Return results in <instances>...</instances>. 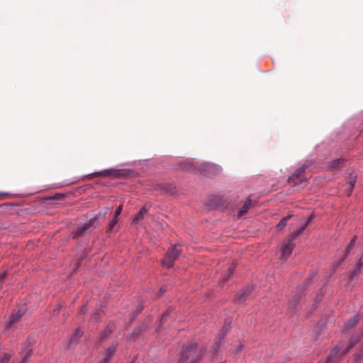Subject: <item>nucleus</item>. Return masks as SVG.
<instances>
[{
  "instance_id": "1",
  "label": "nucleus",
  "mask_w": 363,
  "mask_h": 363,
  "mask_svg": "<svg viewBox=\"0 0 363 363\" xmlns=\"http://www.w3.org/2000/svg\"><path fill=\"white\" fill-rule=\"evenodd\" d=\"M202 356L203 351L197 349L196 343H191L182 352L179 363H196Z\"/></svg>"
},
{
  "instance_id": "2",
  "label": "nucleus",
  "mask_w": 363,
  "mask_h": 363,
  "mask_svg": "<svg viewBox=\"0 0 363 363\" xmlns=\"http://www.w3.org/2000/svg\"><path fill=\"white\" fill-rule=\"evenodd\" d=\"M299 235L296 232H293L289 234L286 239L282 242L281 245V255L280 259L286 260L291 255L292 251L295 247L294 240Z\"/></svg>"
},
{
  "instance_id": "3",
  "label": "nucleus",
  "mask_w": 363,
  "mask_h": 363,
  "mask_svg": "<svg viewBox=\"0 0 363 363\" xmlns=\"http://www.w3.org/2000/svg\"><path fill=\"white\" fill-rule=\"evenodd\" d=\"M180 254L181 251L177 248V246L172 245L167 252L164 258L162 260V265L167 268L172 267Z\"/></svg>"
},
{
  "instance_id": "4",
  "label": "nucleus",
  "mask_w": 363,
  "mask_h": 363,
  "mask_svg": "<svg viewBox=\"0 0 363 363\" xmlns=\"http://www.w3.org/2000/svg\"><path fill=\"white\" fill-rule=\"evenodd\" d=\"M99 225L98 218L94 217L91 218L87 223L77 227V230L73 234V238H76L83 235L90 228H96Z\"/></svg>"
},
{
  "instance_id": "5",
  "label": "nucleus",
  "mask_w": 363,
  "mask_h": 363,
  "mask_svg": "<svg viewBox=\"0 0 363 363\" xmlns=\"http://www.w3.org/2000/svg\"><path fill=\"white\" fill-rule=\"evenodd\" d=\"M121 171L114 169H105L101 172H95L90 174L91 177H119L121 176Z\"/></svg>"
},
{
  "instance_id": "6",
  "label": "nucleus",
  "mask_w": 363,
  "mask_h": 363,
  "mask_svg": "<svg viewBox=\"0 0 363 363\" xmlns=\"http://www.w3.org/2000/svg\"><path fill=\"white\" fill-rule=\"evenodd\" d=\"M252 291L253 287L252 286L245 287L241 291L238 293L235 301L238 303L245 302Z\"/></svg>"
},
{
  "instance_id": "7",
  "label": "nucleus",
  "mask_w": 363,
  "mask_h": 363,
  "mask_svg": "<svg viewBox=\"0 0 363 363\" xmlns=\"http://www.w3.org/2000/svg\"><path fill=\"white\" fill-rule=\"evenodd\" d=\"M256 203V201H252L250 199H246L242 207L240 209L238 213V217L240 218L245 215L250 208L255 206Z\"/></svg>"
},
{
  "instance_id": "8",
  "label": "nucleus",
  "mask_w": 363,
  "mask_h": 363,
  "mask_svg": "<svg viewBox=\"0 0 363 363\" xmlns=\"http://www.w3.org/2000/svg\"><path fill=\"white\" fill-rule=\"evenodd\" d=\"M24 315V312L23 311H18L15 313H13L11 315L10 320L6 325V329H11L14 327V325L18 323L21 317Z\"/></svg>"
},
{
  "instance_id": "9",
  "label": "nucleus",
  "mask_w": 363,
  "mask_h": 363,
  "mask_svg": "<svg viewBox=\"0 0 363 363\" xmlns=\"http://www.w3.org/2000/svg\"><path fill=\"white\" fill-rule=\"evenodd\" d=\"M116 345L109 347L106 352L105 357L99 362V363H108L116 351Z\"/></svg>"
},
{
  "instance_id": "10",
  "label": "nucleus",
  "mask_w": 363,
  "mask_h": 363,
  "mask_svg": "<svg viewBox=\"0 0 363 363\" xmlns=\"http://www.w3.org/2000/svg\"><path fill=\"white\" fill-rule=\"evenodd\" d=\"M362 266H363V255L359 257L358 262L354 265L353 270L351 272L350 279H352L357 274H359Z\"/></svg>"
},
{
  "instance_id": "11",
  "label": "nucleus",
  "mask_w": 363,
  "mask_h": 363,
  "mask_svg": "<svg viewBox=\"0 0 363 363\" xmlns=\"http://www.w3.org/2000/svg\"><path fill=\"white\" fill-rule=\"evenodd\" d=\"M308 167L307 165L306 164H303L301 167H300L299 169H296L294 173L289 178V182H292L294 179H298L300 177H301L303 175V174L304 173V172L306 171V168Z\"/></svg>"
},
{
  "instance_id": "12",
  "label": "nucleus",
  "mask_w": 363,
  "mask_h": 363,
  "mask_svg": "<svg viewBox=\"0 0 363 363\" xmlns=\"http://www.w3.org/2000/svg\"><path fill=\"white\" fill-rule=\"evenodd\" d=\"M356 238H357V236H354L352 238L349 245L347 247V248L345 250V253L344 256L339 260V262L337 264V266L340 265L344 261V259L346 258V257L349 254L351 249L354 246Z\"/></svg>"
},
{
  "instance_id": "13",
  "label": "nucleus",
  "mask_w": 363,
  "mask_h": 363,
  "mask_svg": "<svg viewBox=\"0 0 363 363\" xmlns=\"http://www.w3.org/2000/svg\"><path fill=\"white\" fill-rule=\"evenodd\" d=\"M147 213V209L143 207L142 208L140 211L135 215L134 218H133V223L136 224L138 223L140 220H142L144 217V216Z\"/></svg>"
},
{
  "instance_id": "14",
  "label": "nucleus",
  "mask_w": 363,
  "mask_h": 363,
  "mask_svg": "<svg viewBox=\"0 0 363 363\" xmlns=\"http://www.w3.org/2000/svg\"><path fill=\"white\" fill-rule=\"evenodd\" d=\"M359 320V318L357 315L353 316L350 320H349L345 323V329L350 330V329L352 328L358 323Z\"/></svg>"
},
{
  "instance_id": "15",
  "label": "nucleus",
  "mask_w": 363,
  "mask_h": 363,
  "mask_svg": "<svg viewBox=\"0 0 363 363\" xmlns=\"http://www.w3.org/2000/svg\"><path fill=\"white\" fill-rule=\"evenodd\" d=\"M344 160L342 159H337L332 161L330 164V169L331 170H336L340 169L343 165Z\"/></svg>"
},
{
  "instance_id": "16",
  "label": "nucleus",
  "mask_w": 363,
  "mask_h": 363,
  "mask_svg": "<svg viewBox=\"0 0 363 363\" xmlns=\"http://www.w3.org/2000/svg\"><path fill=\"white\" fill-rule=\"evenodd\" d=\"M81 335H82V332L79 328H77L75 330L74 333L72 335V337L69 339L70 345L77 344L79 339L80 338Z\"/></svg>"
},
{
  "instance_id": "17",
  "label": "nucleus",
  "mask_w": 363,
  "mask_h": 363,
  "mask_svg": "<svg viewBox=\"0 0 363 363\" xmlns=\"http://www.w3.org/2000/svg\"><path fill=\"white\" fill-rule=\"evenodd\" d=\"M291 215H289L283 218L277 225V229L279 230H281L286 226L287 221L291 218Z\"/></svg>"
},
{
  "instance_id": "18",
  "label": "nucleus",
  "mask_w": 363,
  "mask_h": 363,
  "mask_svg": "<svg viewBox=\"0 0 363 363\" xmlns=\"http://www.w3.org/2000/svg\"><path fill=\"white\" fill-rule=\"evenodd\" d=\"M313 218H314V215L311 214L308 218V219L306 221L305 224L302 227H301L299 229L296 230L295 232H296L298 234L301 235L303 233V231L306 229V228L308 225V224L311 222V220L313 219Z\"/></svg>"
},
{
  "instance_id": "19",
  "label": "nucleus",
  "mask_w": 363,
  "mask_h": 363,
  "mask_svg": "<svg viewBox=\"0 0 363 363\" xmlns=\"http://www.w3.org/2000/svg\"><path fill=\"white\" fill-rule=\"evenodd\" d=\"M347 183L349 184V187L346 191H347V195L350 196L352 191V189H353L354 184H355V177H350Z\"/></svg>"
},
{
  "instance_id": "20",
  "label": "nucleus",
  "mask_w": 363,
  "mask_h": 363,
  "mask_svg": "<svg viewBox=\"0 0 363 363\" xmlns=\"http://www.w3.org/2000/svg\"><path fill=\"white\" fill-rule=\"evenodd\" d=\"M234 269H235V266L233 264H232L230 267H228V274H225V276H223V277L220 280V284H223L226 280H228V279L233 274Z\"/></svg>"
},
{
  "instance_id": "21",
  "label": "nucleus",
  "mask_w": 363,
  "mask_h": 363,
  "mask_svg": "<svg viewBox=\"0 0 363 363\" xmlns=\"http://www.w3.org/2000/svg\"><path fill=\"white\" fill-rule=\"evenodd\" d=\"M230 329V325L229 324H225L223 329H222V333L220 335V337H219V342H220L221 340L224 339V337L225 335V334L228 333V331Z\"/></svg>"
},
{
  "instance_id": "22",
  "label": "nucleus",
  "mask_w": 363,
  "mask_h": 363,
  "mask_svg": "<svg viewBox=\"0 0 363 363\" xmlns=\"http://www.w3.org/2000/svg\"><path fill=\"white\" fill-rule=\"evenodd\" d=\"M118 219L117 218L114 217L112 220L109 223L108 228L107 231H111L115 225L117 223Z\"/></svg>"
},
{
  "instance_id": "23",
  "label": "nucleus",
  "mask_w": 363,
  "mask_h": 363,
  "mask_svg": "<svg viewBox=\"0 0 363 363\" xmlns=\"http://www.w3.org/2000/svg\"><path fill=\"white\" fill-rule=\"evenodd\" d=\"M355 343H356V342L350 341V345L346 347L345 350H344L341 352L340 355H343V354H346L350 350V348H352L355 345Z\"/></svg>"
},
{
  "instance_id": "24",
  "label": "nucleus",
  "mask_w": 363,
  "mask_h": 363,
  "mask_svg": "<svg viewBox=\"0 0 363 363\" xmlns=\"http://www.w3.org/2000/svg\"><path fill=\"white\" fill-rule=\"evenodd\" d=\"M299 299V297L298 298H295L294 301H290L289 302V307L290 309H294L296 308V303L298 302Z\"/></svg>"
},
{
  "instance_id": "25",
  "label": "nucleus",
  "mask_w": 363,
  "mask_h": 363,
  "mask_svg": "<svg viewBox=\"0 0 363 363\" xmlns=\"http://www.w3.org/2000/svg\"><path fill=\"white\" fill-rule=\"evenodd\" d=\"M31 354H32V350L30 349L25 354V356L23 358V360L20 363H26L28 361V358L31 356Z\"/></svg>"
},
{
  "instance_id": "26",
  "label": "nucleus",
  "mask_w": 363,
  "mask_h": 363,
  "mask_svg": "<svg viewBox=\"0 0 363 363\" xmlns=\"http://www.w3.org/2000/svg\"><path fill=\"white\" fill-rule=\"evenodd\" d=\"M6 275H7V274L6 272H4L0 275V289H2V285H3L4 281L6 277Z\"/></svg>"
},
{
  "instance_id": "27",
  "label": "nucleus",
  "mask_w": 363,
  "mask_h": 363,
  "mask_svg": "<svg viewBox=\"0 0 363 363\" xmlns=\"http://www.w3.org/2000/svg\"><path fill=\"white\" fill-rule=\"evenodd\" d=\"M122 209H123V205L118 206V207L116 208V210L115 211L114 217L117 218L121 213Z\"/></svg>"
},
{
  "instance_id": "28",
  "label": "nucleus",
  "mask_w": 363,
  "mask_h": 363,
  "mask_svg": "<svg viewBox=\"0 0 363 363\" xmlns=\"http://www.w3.org/2000/svg\"><path fill=\"white\" fill-rule=\"evenodd\" d=\"M112 325H109L107 329L104 331V334L102 335L101 339L103 340L104 337L106 335L107 333H110L112 330Z\"/></svg>"
},
{
  "instance_id": "29",
  "label": "nucleus",
  "mask_w": 363,
  "mask_h": 363,
  "mask_svg": "<svg viewBox=\"0 0 363 363\" xmlns=\"http://www.w3.org/2000/svg\"><path fill=\"white\" fill-rule=\"evenodd\" d=\"M170 313V311L169 310L166 311L162 315L160 320V324H162V323L164 321V318L169 315Z\"/></svg>"
},
{
  "instance_id": "30",
  "label": "nucleus",
  "mask_w": 363,
  "mask_h": 363,
  "mask_svg": "<svg viewBox=\"0 0 363 363\" xmlns=\"http://www.w3.org/2000/svg\"><path fill=\"white\" fill-rule=\"evenodd\" d=\"M143 330H144V327H141V328H138L135 329V330H134V331H133V333L132 336H134V335L138 336V335H139V333H140Z\"/></svg>"
},
{
  "instance_id": "31",
  "label": "nucleus",
  "mask_w": 363,
  "mask_h": 363,
  "mask_svg": "<svg viewBox=\"0 0 363 363\" xmlns=\"http://www.w3.org/2000/svg\"><path fill=\"white\" fill-rule=\"evenodd\" d=\"M10 357V355L5 354L2 358H0V360L4 363H7L9 361Z\"/></svg>"
},
{
  "instance_id": "32",
  "label": "nucleus",
  "mask_w": 363,
  "mask_h": 363,
  "mask_svg": "<svg viewBox=\"0 0 363 363\" xmlns=\"http://www.w3.org/2000/svg\"><path fill=\"white\" fill-rule=\"evenodd\" d=\"M167 290V286H162L160 289V291H159V296H161L162 295L164 292H166Z\"/></svg>"
},
{
  "instance_id": "33",
  "label": "nucleus",
  "mask_w": 363,
  "mask_h": 363,
  "mask_svg": "<svg viewBox=\"0 0 363 363\" xmlns=\"http://www.w3.org/2000/svg\"><path fill=\"white\" fill-rule=\"evenodd\" d=\"M86 311L85 306H82L80 310L81 313H84Z\"/></svg>"
},
{
  "instance_id": "34",
  "label": "nucleus",
  "mask_w": 363,
  "mask_h": 363,
  "mask_svg": "<svg viewBox=\"0 0 363 363\" xmlns=\"http://www.w3.org/2000/svg\"><path fill=\"white\" fill-rule=\"evenodd\" d=\"M242 345H239L238 348V351H240L242 350Z\"/></svg>"
},
{
  "instance_id": "35",
  "label": "nucleus",
  "mask_w": 363,
  "mask_h": 363,
  "mask_svg": "<svg viewBox=\"0 0 363 363\" xmlns=\"http://www.w3.org/2000/svg\"><path fill=\"white\" fill-rule=\"evenodd\" d=\"M301 182H306V179H301Z\"/></svg>"
},
{
  "instance_id": "36",
  "label": "nucleus",
  "mask_w": 363,
  "mask_h": 363,
  "mask_svg": "<svg viewBox=\"0 0 363 363\" xmlns=\"http://www.w3.org/2000/svg\"><path fill=\"white\" fill-rule=\"evenodd\" d=\"M361 354H363V349L361 350Z\"/></svg>"
},
{
  "instance_id": "37",
  "label": "nucleus",
  "mask_w": 363,
  "mask_h": 363,
  "mask_svg": "<svg viewBox=\"0 0 363 363\" xmlns=\"http://www.w3.org/2000/svg\"><path fill=\"white\" fill-rule=\"evenodd\" d=\"M0 363H4V362H2L0 360Z\"/></svg>"
}]
</instances>
